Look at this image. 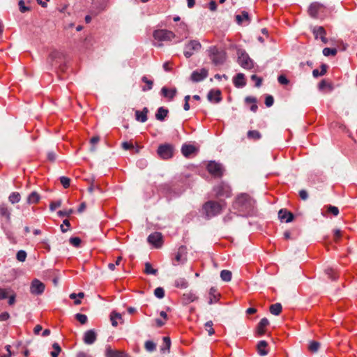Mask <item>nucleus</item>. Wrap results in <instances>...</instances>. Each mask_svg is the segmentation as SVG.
<instances>
[{"instance_id": "36", "label": "nucleus", "mask_w": 357, "mask_h": 357, "mask_svg": "<svg viewBox=\"0 0 357 357\" xmlns=\"http://www.w3.org/2000/svg\"><path fill=\"white\" fill-rule=\"evenodd\" d=\"M106 8V5L104 3H100L99 6H96V8L93 6L91 10H90V13L93 16L98 15L100 13L103 11Z\"/></svg>"}, {"instance_id": "6", "label": "nucleus", "mask_w": 357, "mask_h": 357, "mask_svg": "<svg viewBox=\"0 0 357 357\" xmlns=\"http://www.w3.org/2000/svg\"><path fill=\"white\" fill-rule=\"evenodd\" d=\"M202 47L201 43L197 40H190L185 47L184 55L186 58H190L195 52L200 50Z\"/></svg>"}, {"instance_id": "53", "label": "nucleus", "mask_w": 357, "mask_h": 357, "mask_svg": "<svg viewBox=\"0 0 357 357\" xmlns=\"http://www.w3.org/2000/svg\"><path fill=\"white\" fill-rule=\"evenodd\" d=\"M142 80L143 82L146 83L148 85L147 90H151L152 89L153 84V81L148 79V78L146 76L142 77ZM142 90L145 91H146V89L145 87H143Z\"/></svg>"}, {"instance_id": "43", "label": "nucleus", "mask_w": 357, "mask_h": 357, "mask_svg": "<svg viewBox=\"0 0 357 357\" xmlns=\"http://www.w3.org/2000/svg\"><path fill=\"white\" fill-rule=\"evenodd\" d=\"M144 273L147 275H156L158 270L153 268L149 262H146L145 264Z\"/></svg>"}, {"instance_id": "9", "label": "nucleus", "mask_w": 357, "mask_h": 357, "mask_svg": "<svg viewBox=\"0 0 357 357\" xmlns=\"http://www.w3.org/2000/svg\"><path fill=\"white\" fill-rule=\"evenodd\" d=\"M208 172L215 177H220L223 174L224 169L222 165L215 161H211L207 165Z\"/></svg>"}, {"instance_id": "48", "label": "nucleus", "mask_w": 357, "mask_h": 357, "mask_svg": "<svg viewBox=\"0 0 357 357\" xmlns=\"http://www.w3.org/2000/svg\"><path fill=\"white\" fill-rule=\"evenodd\" d=\"M243 19H245V20L249 19L248 13L246 11H243L241 13V15H238L236 16V20L238 24L241 23Z\"/></svg>"}, {"instance_id": "52", "label": "nucleus", "mask_w": 357, "mask_h": 357, "mask_svg": "<svg viewBox=\"0 0 357 357\" xmlns=\"http://www.w3.org/2000/svg\"><path fill=\"white\" fill-rule=\"evenodd\" d=\"M205 328L209 335H212L215 333V331L213 328V322L211 321H208L205 324Z\"/></svg>"}, {"instance_id": "31", "label": "nucleus", "mask_w": 357, "mask_h": 357, "mask_svg": "<svg viewBox=\"0 0 357 357\" xmlns=\"http://www.w3.org/2000/svg\"><path fill=\"white\" fill-rule=\"evenodd\" d=\"M268 343L265 340H261L257 344V351L260 356H266L268 354V351L266 349Z\"/></svg>"}, {"instance_id": "63", "label": "nucleus", "mask_w": 357, "mask_h": 357, "mask_svg": "<svg viewBox=\"0 0 357 357\" xmlns=\"http://www.w3.org/2000/svg\"><path fill=\"white\" fill-rule=\"evenodd\" d=\"M328 212L331 213L335 216H337L339 214V209L336 206L330 205L328 206Z\"/></svg>"}, {"instance_id": "64", "label": "nucleus", "mask_w": 357, "mask_h": 357, "mask_svg": "<svg viewBox=\"0 0 357 357\" xmlns=\"http://www.w3.org/2000/svg\"><path fill=\"white\" fill-rule=\"evenodd\" d=\"M121 147L124 150H130V149H132L134 148L133 144L132 143L128 142H123L121 144Z\"/></svg>"}, {"instance_id": "8", "label": "nucleus", "mask_w": 357, "mask_h": 357, "mask_svg": "<svg viewBox=\"0 0 357 357\" xmlns=\"http://www.w3.org/2000/svg\"><path fill=\"white\" fill-rule=\"evenodd\" d=\"M153 37L159 41H169L172 40L175 37V35L171 31L159 29L153 32Z\"/></svg>"}, {"instance_id": "1", "label": "nucleus", "mask_w": 357, "mask_h": 357, "mask_svg": "<svg viewBox=\"0 0 357 357\" xmlns=\"http://www.w3.org/2000/svg\"><path fill=\"white\" fill-rule=\"evenodd\" d=\"M224 204L215 201H208L202 206L206 219H211L222 213Z\"/></svg>"}, {"instance_id": "21", "label": "nucleus", "mask_w": 357, "mask_h": 357, "mask_svg": "<svg viewBox=\"0 0 357 357\" xmlns=\"http://www.w3.org/2000/svg\"><path fill=\"white\" fill-rule=\"evenodd\" d=\"M207 98L209 101H214L215 102L218 103L222 100L221 92L219 89H212L208 92Z\"/></svg>"}, {"instance_id": "24", "label": "nucleus", "mask_w": 357, "mask_h": 357, "mask_svg": "<svg viewBox=\"0 0 357 357\" xmlns=\"http://www.w3.org/2000/svg\"><path fill=\"white\" fill-rule=\"evenodd\" d=\"M220 294L217 291L216 288L211 287L209 291V301L208 304L217 303L219 300Z\"/></svg>"}, {"instance_id": "59", "label": "nucleus", "mask_w": 357, "mask_h": 357, "mask_svg": "<svg viewBox=\"0 0 357 357\" xmlns=\"http://www.w3.org/2000/svg\"><path fill=\"white\" fill-rule=\"evenodd\" d=\"M61 206V201L59 200L56 202H52L50 204V209L51 211H54L56 208Z\"/></svg>"}, {"instance_id": "7", "label": "nucleus", "mask_w": 357, "mask_h": 357, "mask_svg": "<svg viewBox=\"0 0 357 357\" xmlns=\"http://www.w3.org/2000/svg\"><path fill=\"white\" fill-rule=\"evenodd\" d=\"M238 63L241 67L245 69H250L253 66L252 61L249 55L245 51L242 50L238 51Z\"/></svg>"}, {"instance_id": "38", "label": "nucleus", "mask_w": 357, "mask_h": 357, "mask_svg": "<svg viewBox=\"0 0 357 357\" xmlns=\"http://www.w3.org/2000/svg\"><path fill=\"white\" fill-rule=\"evenodd\" d=\"M20 199L21 195L17 192H12L8 197L9 202L13 204L18 203L20 201Z\"/></svg>"}, {"instance_id": "12", "label": "nucleus", "mask_w": 357, "mask_h": 357, "mask_svg": "<svg viewBox=\"0 0 357 357\" xmlns=\"http://www.w3.org/2000/svg\"><path fill=\"white\" fill-rule=\"evenodd\" d=\"M148 242L159 248L162 245V235L160 232H153L148 236Z\"/></svg>"}, {"instance_id": "30", "label": "nucleus", "mask_w": 357, "mask_h": 357, "mask_svg": "<svg viewBox=\"0 0 357 357\" xmlns=\"http://www.w3.org/2000/svg\"><path fill=\"white\" fill-rule=\"evenodd\" d=\"M161 93L164 97L168 98L170 100H172L176 96L177 91L176 89L169 90L166 87H162L161 89Z\"/></svg>"}, {"instance_id": "4", "label": "nucleus", "mask_w": 357, "mask_h": 357, "mask_svg": "<svg viewBox=\"0 0 357 357\" xmlns=\"http://www.w3.org/2000/svg\"><path fill=\"white\" fill-rule=\"evenodd\" d=\"M48 61L52 66L58 65L61 71H65L66 65L62 63V62H64V54L62 52L56 50L53 51L50 54Z\"/></svg>"}, {"instance_id": "34", "label": "nucleus", "mask_w": 357, "mask_h": 357, "mask_svg": "<svg viewBox=\"0 0 357 357\" xmlns=\"http://www.w3.org/2000/svg\"><path fill=\"white\" fill-rule=\"evenodd\" d=\"M282 305L280 303L273 304L270 306V312L273 315H279L282 312Z\"/></svg>"}, {"instance_id": "2", "label": "nucleus", "mask_w": 357, "mask_h": 357, "mask_svg": "<svg viewBox=\"0 0 357 357\" xmlns=\"http://www.w3.org/2000/svg\"><path fill=\"white\" fill-rule=\"evenodd\" d=\"M254 204L255 201L248 194L238 195L235 202L236 206L238 209L241 211L245 212L251 211L254 206Z\"/></svg>"}, {"instance_id": "50", "label": "nucleus", "mask_w": 357, "mask_h": 357, "mask_svg": "<svg viewBox=\"0 0 357 357\" xmlns=\"http://www.w3.org/2000/svg\"><path fill=\"white\" fill-rule=\"evenodd\" d=\"M16 258L19 261L23 262L26 258V253L24 250H20L17 252Z\"/></svg>"}, {"instance_id": "20", "label": "nucleus", "mask_w": 357, "mask_h": 357, "mask_svg": "<svg viewBox=\"0 0 357 357\" xmlns=\"http://www.w3.org/2000/svg\"><path fill=\"white\" fill-rule=\"evenodd\" d=\"M97 335L93 330H89L84 333V342L86 344H92L96 340Z\"/></svg>"}, {"instance_id": "57", "label": "nucleus", "mask_w": 357, "mask_h": 357, "mask_svg": "<svg viewBox=\"0 0 357 357\" xmlns=\"http://www.w3.org/2000/svg\"><path fill=\"white\" fill-rule=\"evenodd\" d=\"M73 213V209L59 211L57 214L59 217H68Z\"/></svg>"}, {"instance_id": "5", "label": "nucleus", "mask_w": 357, "mask_h": 357, "mask_svg": "<svg viewBox=\"0 0 357 357\" xmlns=\"http://www.w3.org/2000/svg\"><path fill=\"white\" fill-rule=\"evenodd\" d=\"M174 151V146L172 144H163L158 146L157 153L161 158L167 160L173 156Z\"/></svg>"}, {"instance_id": "16", "label": "nucleus", "mask_w": 357, "mask_h": 357, "mask_svg": "<svg viewBox=\"0 0 357 357\" xmlns=\"http://www.w3.org/2000/svg\"><path fill=\"white\" fill-rule=\"evenodd\" d=\"M278 218L281 221L290 222L294 219V214L286 208H282L278 212Z\"/></svg>"}, {"instance_id": "23", "label": "nucleus", "mask_w": 357, "mask_h": 357, "mask_svg": "<svg viewBox=\"0 0 357 357\" xmlns=\"http://www.w3.org/2000/svg\"><path fill=\"white\" fill-rule=\"evenodd\" d=\"M149 112V109L147 107H144L142 111L136 110L135 111V119L137 121L144 123L147 121V114Z\"/></svg>"}, {"instance_id": "25", "label": "nucleus", "mask_w": 357, "mask_h": 357, "mask_svg": "<svg viewBox=\"0 0 357 357\" xmlns=\"http://www.w3.org/2000/svg\"><path fill=\"white\" fill-rule=\"evenodd\" d=\"M321 5L319 3L315 2V3H311L308 8L309 15L312 17H314V18L317 17V15H318V12L319 10V9L321 8Z\"/></svg>"}, {"instance_id": "62", "label": "nucleus", "mask_w": 357, "mask_h": 357, "mask_svg": "<svg viewBox=\"0 0 357 357\" xmlns=\"http://www.w3.org/2000/svg\"><path fill=\"white\" fill-rule=\"evenodd\" d=\"M251 79L255 82L256 87H259L261 85L262 79L257 77L256 75H252L251 76Z\"/></svg>"}, {"instance_id": "3", "label": "nucleus", "mask_w": 357, "mask_h": 357, "mask_svg": "<svg viewBox=\"0 0 357 357\" xmlns=\"http://www.w3.org/2000/svg\"><path fill=\"white\" fill-rule=\"evenodd\" d=\"M209 56L212 62L215 65L222 64L226 59V53L219 50L216 47H212L209 50Z\"/></svg>"}, {"instance_id": "10", "label": "nucleus", "mask_w": 357, "mask_h": 357, "mask_svg": "<svg viewBox=\"0 0 357 357\" xmlns=\"http://www.w3.org/2000/svg\"><path fill=\"white\" fill-rule=\"evenodd\" d=\"M45 289V285L38 279L32 280L30 285V293L33 295H41Z\"/></svg>"}, {"instance_id": "13", "label": "nucleus", "mask_w": 357, "mask_h": 357, "mask_svg": "<svg viewBox=\"0 0 357 357\" xmlns=\"http://www.w3.org/2000/svg\"><path fill=\"white\" fill-rule=\"evenodd\" d=\"M8 298V304L13 305L15 303L16 294L10 289L0 288V299Z\"/></svg>"}, {"instance_id": "55", "label": "nucleus", "mask_w": 357, "mask_h": 357, "mask_svg": "<svg viewBox=\"0 0 357 357\" xmlns=\"http://www.w3.org/2000/svg\"><path fill=\"white\" fill-rule=\"evenodd\" d=\"M326 87H328L330 90L333 89V86H331V84H328L325 79H323L319 82L318 88L319 90H323Z\"/></svg>"}, {"instance_id": "41", "label": "nucleus", "mask_w": 357, "mask_h": 357, "mask_svg": "<svg viewBox=\"0 0 357 357\" xmlns=\"http://www.w3.org/2000/svg\"><path fill=\"white\" fill-rule=\"evenodd\" d=\"M144 348L148 352H153L156 349V344L151 340H147L144 343Z\"/></svg>"}, {"instance_id": "26", "label": "nucleus", "mask_w": 357, "mask_h": 357, "mask_svg": "<svg viewBox=\"0 0 357 357\" xmlns=\"http://www.w3.org/2000/svg\"><path fill=\"white\" fill-rule=\"evenodd\" d=\"M198 297L192 291L184 293L183 295V302L185 305H188L191 302L196 301Z\"/></svg>"}, {"instance_id": "28", "label": "nucleus", "mask_w": 357, "mask_h": 357, "mask_svg": "<svg viewBox=\"0 0 357 357\" xmlns=\"http://www.w3.org/2000/svg\"><path fill=\"white\" fill-rule=\"evenodd\" d=\"M244 75L243 73H238L234 78V84L236 87H243L245 85Z\"/></svg>"}, {"instance_id": "35", "label": "nucleus", "mask_w": 357, "mask_h": 357, "mask_svg": "<svg viewBox=\"0 0 357 357\" xmlns=\"http://www.w3.org/2000/svg\"><path fill=\"white\" fill-rule=\"evenodd\" d=\"M320 343L317 341H310L308 344V350L312 353H316L320 348Z\"/></svg>"}, {"instance_id": "19", "label": "nucleus", "mask_w": 357, "mask_h": 357, "mask_svg": "<svg viewBox=\"0 0 357 357\" xmlns=\"http://www.w3.org/2000/svg\"><path fill=\"white\" fill-rule=\"evenodd\" d=\"M106 357H127L128 354L123 351L114 350L110 346H107L105 350Z\"/></svg>"}, {"instance_id": "49", "label": "nucleus", "mask_w": 357, "mask_h": 357, "mask_svg": "<svg viewBox=\"0 0 357 357\" xmlns=\"http://www.w3.org/2000/svg\"><path fill=\"white\" fill-rule=\"evenodd\" d=\"M59 180H60L61 185H63V187L64 188H68L70 186V178L63 176L60 177Z\"/></svg>"}, {"instance_id": "51", "label": "nucleus", "mask_w": 357, "mask_h": 357, "mask_svg": "<svg viewBox=\"0 0 357 357\" xmlns=\"http://www.w3.org/2000/svg\"><path fill=\"white\" fill-rule=\"evenodd\" d=\"M154 295L158 298H162L165 296V290L162 287H157L154 290Z\"/></svg>"}, {"instance_id": "56", "label": "nucleus", "mask_w": 357, "mask_h": 357, "mask_svg": "<svg viewBox=\"0 0 357 357\" xmlns=\"http://www.w3.org/2000/svg\"><path fill=\"white\" fill-rule=\"evenodd\" d=\"M18 6L20 12L22 13L30 10V8L25 6L24 1L23 0L19 1Z\"/></svg>"}, {"instance_id": "22", "label": "nucleus", "mask_w": 357, "mask_h": 357, "mask_svg": "<svg viewBox=\"0 0 357 357\" xmlns=\"http://www.w3.org/2000/svg\"><path fill=\"white\" fill-rule=\"evenodd\" d=\"M269 324V321L266 318H263L259 322L257 326V333L258 335H263L266 333V327Z\"/></svg>"}, {"instance_id": "32", "label": "nucleus", "mask_w": 357, "mask_h": 357, "mask_svg": "<svg viewBox=\"0 0 357 357\" xmlns=\"http://www.w3.org/2000/svg\"><path fill=\"white\" fill-rule=\"evenodd\" d=\"M163 342L160 347V351L163 354L169 353L171 347V340L169 337H163Z\"/></svg>"}, {"instance_id": "27", "label": "nucleus", "mask_w": 357, "mask_h": 357, "mask_svg": "<svg viewBox=\"0 0 357 357\" xmlns=\"http://www.w3.org/2000/svg\"><path fill=\"white\" fill-rule=\"evenodd\" d=\"M196 151V148L192 145L183 144L181 147L182 154L185 157L190 156L192 153Z\"/></svg>"}, {"instance_id": "42", "label": "nucleus", "mask_w": 357, "mask_h": 357, "mask_svg": "<svg viewBox=\"0 0 357 357\" xmlns=\"http://www.w3.org/2000/svg\"><path fill=\"white\" fill-rule=\"evenodd\" d=\"M231 272L228 270H222L220 272V278L225 282H229L231 280Z\"/></svg>"}, {"instance_id": "58", "label": "nucleus", "mask_w": 357, "mask_h": 357, "mask_svg": "<svg viewBox=\"0 0 357 357\" xmlns=\"http://www.w3.org/2000/svg\"><path fill=\"white\" fill-rule=\"evenodd\" d=\"M70 226V222L68 220L66 219L63 221V224L61 225V230L63 233L66 232Z\"/></svg>"}, {"instance_id": "39", "label": "nucleus", "mask_w": 357, "mask_h": 357, "mask_svg": "<svg viewBox=\"0 0 357 357\" xmlns=\"http://www.w3.org/2000/svg\"><path fill=\"white\" fill-rule=\"evenodd\" d=\"M188 286V282L185 278H178L175 280V287L181 289H185Z\"/></svg>"}, {"instance_id": "54", "label": "nucleus", "mask_w": 357, "mask_h": 357, "mask_svg": "<svg viewBox=\"0 0 357 357\" xmlns=\"http://www.w3.org/2000/svg\"><path fill=\"white\" fill-rule=\"evenodd\" d=\"M69 242L75 248H78L81 243V239L79 237H71L69 239Z\"/></svg>"}, {"instance_id": "14", "label": "nucleus", "mask_w": 357, "mask_h": 357, "mask_svg": "<svg viewBox=\"0 0 357 357\" xmlns=\"http://www.w3.org/2000/svg\"><path fill=\"white\" fill-rule=\"evenodd\" d=\"M208 76V70L206 68H202L200 70H195L191 74V80L194 82H201Z\"/></svg>"}, {"instance_id": "40", "label": "nucleus", "mask_w": 357, "mask_h": 357, "mask_svg": "<svg viewBox=\"0 0 357 357\" xmlns=\"http://www.w3.org/2000/svg\"><path fill=\"white\" fill-rule=\"evenodd\" d=\"M324 272L331 280H335L338 277L336 271L332 268H326Z\"/></svg>"}, {"instance_id": "46", "label": "nucleus", "mask_w": 357, "mask_h": 357, "mask_svg": "<svg viewBox=\"0 0 357 357\" xmlns=\"http://www.w3.org/2000/svg\"><path fill=\"white\" fill-rule=\"evenodd\" d=\"M337 52V51L335 48L326 47L323 50V54L326 56L329 55L335 56L336 55Z\"/></svg>"}, {"instance_id": "61", "label": "nucleus", "mask_w": 357, "mask_h": 357, "mask_svg": "<svg viewBox=\"0 0 357 357\" xmlns=\"http://www.w3.org/2000/svg\"><path fill=\"white\" fill-rule=\"evenodd\" d=\"M278 81L282 85H287L289 83V80L283 75H281L278 77Z\"/></svg>"}, {"instance_id": "15", "label": "nucleus", "mask_w": 357, "mask_h": 357, "mask_svg": "<svg viewBox=\"0 0 357 357\" xmlns=\"http://www.w3.org/2000/svg\"><path fill=\"white\" fill-rule=\"evenodd\" d=\"M312 33L316 39H317L319 37L321 40L324 44H326L328 43V39L326 38V31L323 26H314L312 29Z\"/></svg>"}, {"instance_id": "33", "label": "nucleus", "mask_w": 357, "mask_h": 357, "mask_svg": "<svg viewBox=\"0 0 357 357\" xmlns=\"http://www.w3.org/2000/svg\"><path fill=\"white\" fill-rule=\"evenodd\" d=\"M40 197L36 192H32L27 197L29 204H36L39 202Z\"/></svg>"}, {"instance_id": "47", "label": "nucleus", "mask_w": 357, "mask_h": 357, "mask_svg": "<svg viewBox=\"0 0 357 357\" xmlns=\"http://www.w3.org/2000/svg\"><path fill=\"white\" fill-rule=\"evenodd\" d=\"M75 318L81 324H85L88 321L86 315L84 314L77 313L75 314Z\"/></svg>"}, {"instance_id": "11", "label": "nucleus", "mask_w": 357, "mask_h": 357, "mask_svg": "<svg viewBox=\"0 0 357 357\" xmlns=\"http://www.w3.org/2000/svg\"><path fill=\"white\" fill-rule=\"evenodd\" d=\"M215 197H229L231 196V190L228 185L220 183L214 188Z\"/></svg>"}, {"instance_id": "45", "label": "nucleus", "mask_w": 357, "mask_h": 357, "mask_svg": "<svg viewBox=\"0 0 357 357\" xmlns=\"http://www.w3.org/2000/svg\"><path fill=\"white\" fill-rule=\"evenodd\" d=\"M52 348L54 351H52L50 354L52 357H58L59 353L61 351V348L57 342H54L52 344Z\"/></svg>"}, {"instance_id": "44", "label": "nucleus", "mask_w": 357, "mask_h": 357, "mask_svg": "<svg viewBox=\"0 0 357 357\" xmlns=\"http://www.w3.org/2000/svg\"><path fill=\"white\" fill-rule=\"evenodd\" d=\"M248 137L253 139H259L261 137V133L257 130H249L248 132Z\"/></svg>"}, {"instance_id": "37", "label": "nucleus", "mask_w": 357, "mask_h": 357, "mask_svg": "<svg viewBox=\"0 0 357 357\" xmlns=\"http://www.w3.org/2000/svg\"><path fill=\"white\" fill-rule=\"evenodd\" d=\"M117 319H122L121 314L116 312H112L110 314V320L112 322V325L114 327L117 326L118 325V322L116 321Z\"/></svg>"}, {"instance_id": "17", "label": "nucleus", "mask_w": 357, "mask_h": 357, "mask_svg": "<svg viewBox=\"0 0 357 357\" xmlns=\"http://www.w3.org/2000/svg\"><path fill=\"white\" fill-rule=\"evenodd\" d=\"M185 253H186V248L185 246L179 247L177 253L175 255L174 260L177 262V264L174 263V266H176L179 264H183L185 260Z\"/></svg>"}, {"instance_id": "60", "label": "nucleus", "mask_w": 357, "mask_h": 357, "mask_svg": "<svg viewBox=\"0 0 357 357\" xmlns=\"http://www.w3.org/2000/svg\"><path fill=\"white\" fill-rule=\"evenodd\" d=\"M274 103V98L272 96L268 95L265 98V105L270 107H271Z\"/></svg>"}, {"instance_id": "29", "label": "nucleus", "mask_w": 357, "mask_h": 357, "mask_svg": "<svg viewBox=\"0 0 357 357\" xmlns=\"http://www.w3.org/2000/svg\"><path fill=\"white\" fill-rule=\"evenodd\" d=\"M168 113H169V111L167 109H165L163 107H160L157 110V112L155 114V118L157 120L162 121L165 120V119L167 116Z\"/></svg>"}, {"instance_id": "18", "label": "nucleus", "mask_w": 357, "mask_h": 357, "mask_svg": "<svg viewBox=\"0 0 357 357\" xmlns=\"http://www.w3.org/2000/svg\"><path fill=\"white\" fill-rule=\"evenodd\" d=\"M0 217L4 218L7 222H10L11 212L8 205L5 203L0 204Z\"/></svg>"}]
</instances>
